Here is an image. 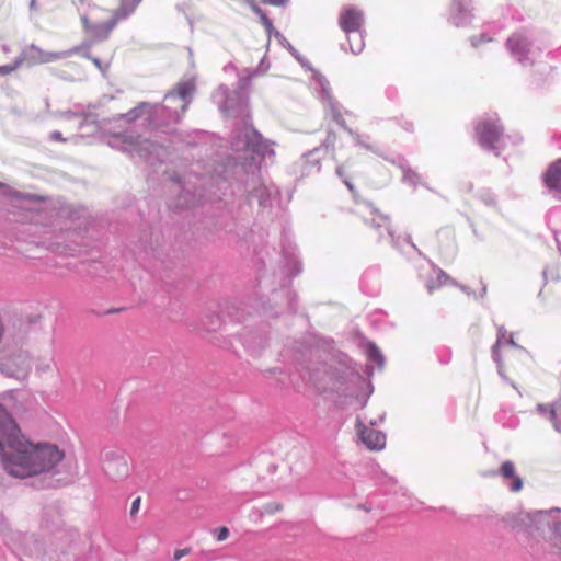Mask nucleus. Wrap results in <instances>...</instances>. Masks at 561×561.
I'll use <instances>...</instances> for the list:
<instances>
[{"label":"nucleus","mask_w":561,"mask_h":561,"mask_svg":"<svg viewBox=\"0 0 561 561\" xmlns=\"http://www.w3.org/2000/svg\"><path fill=\"white\" fill-rule=\"evenodd\" d=\"M542 181L548 190L561 193V158L549 164Z\"/></svg>","instance_id":"nucleus-10"},{"label":"nucleus","mask_w":561,"mask_h":561,"mask_svg":"<svg viewBox=\"0 0 561 561\" xmlns=\"http://www.w3.org/2000/svg\"><path fill=\"white\" fill-rule=\"evenodd\" d=\"M102 468L105 474L112 480H123L129 474L127 459L114 451H106L102 458Z\"/></svg>","instance_id":"nucleus-5"},{"label":"nucleus","mask_w":561,"mask_h":561,"mask_svg":"<svg viewBox=\"0 0 561 561\" xmlns=\"http://www.w3.org/2000/svg\"><path fill=\"white\" fill-rule=\"evenodd\" d=\"M523 351L513 341L497 340L493 347V355L499 364V368L503 370L505 366L513 367L522 355Z\"/></svg>","instance_id":"nucleus-6"},{"label":"nucleus","mask_w":561,"mask_h":561,"mask_svg":"<svg viewBox=\"0 0 561 561\" xmlns=\"http://www.w3.org/2000/svg\"><path fill=\"white\" fill-rule=\"evenodd\" d=\"M247 137V146L250 147L254 152L264 154L267 151V141L256 130H253Z\"/></svg>","instance_id":"nucleus-11"},{"label":"nucleus","mask_w":561,"mask_h":561,"mask_svg":"<svg viewBox=\"0 0 561 561\" xmlns=\"http://www.w3.org/2000/svg\"><path fill=\"white\" fill-rule=\"evenodd\" d=\"M140 499H136L131 504V514L136 513L139 508Z\"/></svg>","instance_id":"nucleus-23"},{"label":"nucleus","mask_w":561,"mask_h":561,"mask_svg":"<svg viewBox=\"0 0 561 561\" xmlns=\"http://www.w3.org/2000/svg\"><path fill=\"white\" fill-rule=\"evenodd\" d=\"M134 112H135V111L129 112V114H128V115H133V117H135L136 115H134Z\"/></svg>","instance_id":"nucleus-28"},{"label":"nucleus","mask_w":561,"mask_h":561,"mask_svg":"<svg viewBox=\"0 0 561 561\" xmlns=\"http://www.w3.org/2000/svg\"><path fill=\"white\" fill-rule=\"evenodd\" d=\"M337 22L340 28L346 35L350 50L354 55L360 54L365 48L364 12L354 5H345L339 13Z\"/></svg>","instance_id":"nucleus-3"},{"label":"nucleus","mask_w":561,"mask_h":561,"mask_svg":"<svg viewBox=\"0 0 561 561\" xmlns=\"http://www.w3.org/2000/svg\"><path fill=\"white\" fill-rule=\"evenodd\" d=\"M538 410L541 411L542 413H546V412L549 413V417H550V421L552 422L554 430L561 434V420H559L557 416L556 407L554 405H549V407L539 405Z\"/></svg>","instance_id":"nucleus-15"},{"label":"nucleus","mask_w":561,"mask_h":561,"mask_svg":"<svg viewBox=\"0 0 561 561\" xmlns=\"http://www.w3.org/2000/svg\"><path fill=\"white\" fill-rule=\"evenodd\" d=\"M261 20H262V23L263 25L266 27V28H271L273 25H272V22L270 21L268 18H266L265 15H261Z\"/></svg>","instance_id":"nucleus-22"},{"label":"nucleus","mask_w":561,"mask_h":561,"mask_svg":"<svg viewBox=\"0 0 561 561\" xmlns=\"http://www.w3.org/2000/svg\"><path fill=\"white\" fill-rule=\"evenodd\" d=\"M83 56L90 59L94 64V66L102 72H106L108 70L110 64H103L99 58L92 57L89 54H84Z\"/></svg>","instance_id":"nucleus-19"},{"label":"nucleus","mask_w":561,"mask_h":561,"mask_svg":"<svg viewBox=\"0 0 561 561\" xmlns=\"http://www.w3.org/2000/svg\"><path fill=\"white\" fill-rule=\"evenodd\" d=\"M195 85L194 83L186 81L181 82L176 85L173 92H171L168 98H180L182 101L187 102V99L194 93ZM187 106V103L183 105V108Z\"/></svg>","instance_id":"nucleus-12"},{"label":"nucleus","mask_w":561,"mask_h":561,"mask_svg":"<svg viewBox=\"0 0 561 561\" xmlns=\"http://www.w3.org/2000/svg\"><path fill=\"white\" fill-rule=\"evenodd\" d=\"M507 45L512 51L522 54L526 50L527 42L520 35H513L512 37L508 38Z\"/></svg>","instance_id":"nucleus-14"},{"label":"nucleus","mask_w":561,"mask_h":561,"mask_svg":"<svg viewBox=\"0 0 561 561\" xmlns=\"http://www.w3.org/2000/svg\"><path fill=\"white\" fill-rule=\"evenodd\" d=\"M13 392H7L0 401V462L4 471L14 478L25 479L54 470L65 458L55 444L33 443L21 431L8 412Z\"/></svg>","instance_id":"nucleus-1"},{"label":"nucleus","mask_w":561,"mask_h":561,"mask_svg":"<svg viewBox=\"0 0 561 561\" xmlns=\"http://www.w3.org/2000/svg\"><path fill=\"white\" fill-rule=\"evenodd\" d=\"M289 0H262L264 4L274 5V7H284L288 3Z\"/></svg>","instance_id":"nucleus-21"},{"label":"nucleus","mask_w":561,"mask_h":561,"mask_svg":"<svg viewBox=\"0 0 561 561\" xmlns=\"http://www.w3.org/2000/svg\"><path fill=\"white\" fill-rule=\"evenodd\" d=\"M216 536V540L221 542L228 539L230 531L226 526L214 529L213 531Z\"/></svg>","instance_id":"nucleus-18"},{"label":"nucleus","mask_w":561,"mask_h":561,"mask_svg":"<svg viewBox=\"0 0 561 561\" xmlns=\"http://www.w3.org/2000/svg\"><path fill=\"white\" fill-rule=\"evenodd\" d=\"M114 25H115V21L107 23L101 27H93L92 33L95 37L106 38L108 36V34L112 32Z\"/></svg>","instance_id":"nucleus-16"},{"label":"nucleus","mask_w":561,"mask_h":561,"mask_svg":"<svg viewBox=\"0 0 561 561\" xmlns=\"http://www.w3.org/2000/svg\"><path fill=\"white\" fill-rule=\"evenodd\" d=\"M499 472L512 492L516 493L523 489V479L516 473V467L513 461H504Z\"/></svg>","instance_id":"nucleus-9"},{"label":"nucleus","mask_w":561,"mask_h":561,"mask_svg":"<svg viewBox=\"0 0 561 561\" xmlns=\"http://www.w3.org/2000/svg\"><path fill=\"white\" fill-rule=\"evenodd\" d=\"M344 184L347 186V188L351 192H354V186H353V184L348 180L344 179Z\"/></svg>","instance_id":"nucleus-26"},{"label":"nucleus","mask_w":561,"mask_h":561,"mask_svg":"<svg viewBox=\"0 0 561 561\" xmlns=\"http://www.w3.org/2000/svg\"><path fill=\"white\" fill-rule=\"evenodd\" d=\"M58 57V54L45 51L35 45H31L23 50V53L19 56V59L23 60V64L33 66L50 62Z\"/></svg>","instance_id":"nucleus-7"},{"label":"nucleus","mask_w":561,"mask_h":561,"mask_svg":"<svg viewBox=\"0 0 561 561\" xmlns=\"http://www.w3.org/2000/svg\"><path fill=\"white\" fill-rule=\"evenodd\" d=\"M22 336L11 335L0 354V371L9 377L24 379L31 369L30 352L19 345Z\"/></svg>","instance_id":"nucleus-2"},{"label":"nucleus","mask_w":561,"mask_h":561,"mask_svg":"<svg viewBox=\"0 0 561 561\" xmlns=\"http://www.w3.org/2000/svg\"><path fill=\"white\" fill-rule=\"evenodd\" d=\"M141 0H121L119 7L115 10L114 19L122 20L130 15L139 5Z\"/></svg>","instance_id":"nucleus-13"},{"label":"nucleus","mask_w":561,"mask_h":561,"mask_svg":"<svg viewBox=\"0 0 561 561\" xmlns=\"http://www.w3.org/2000/svg\"><path fill=\"white\" fill-rule=\"evenodd\" d=\"M23 65V60H20L19 57L14 60L12 65H5L0 67V75H10L15 71L19 67Z\"/></svg>","instance_id":"nucleus-17"},{"label":"nucleus","mask_w":561,"mask_h":561,"mask_svg":"<svg viewBox=\"0 0 561 561\" xmlns=\"http://www.w3.org/2000/svg\"><path fill=\"white\" fill-rule=\"evenodd\" d=\"M358 434L362 442L370 450H380L386 445V436L379 430L360 424L358 426Z\"/></svg>","instance_id":"nucleus-8"},{"label":"nucleus","mask_w":561,"mask_h":561,"mask_svg":"<svg viewBox=\"0 0 561 561\" xmlns=\"http://www.w3.org/2000/svg\"><path fill=\"white\" fill-rule=\"evenodd\" d=\"M503 136V128L495 118H482L476 125L479 145L488 150H496Z\"/></svg>","instance_id":"nucleus-4"},{"label":"nucleus","mask_w":561,"mask_h":561,"mask_svg":"<svg viewBox=\"0 0 561 561\" xmlns=\"http://www.w3.org/2000/svg\"><path fill=\"white\" fill-rule=\"evenodd\" d=\"M336 174H337L340 178H344V176H345L344 168H343V167H337V168H336Z\"/></svg>","instance_id":"nucleus-25"},{"label":"nucleus","mask_w":561,"mask_h":561,"mask_svg":"<svg viewBox=\"0 0 561 561\" xmlns=\"http://www.w3.org/2000/svg\"><path fill=\"white\" fill-rule=\"evenodd\" d=\"M190 552H191V550L188 548L178 549V550L174 551L173 560L174 561H179L183 557L190 554Z\"/></svg>","instance_id":"nucleus-20"},{"label":"nucleus","mask_w":561,"mask_h":561,"mask_svg":"<svg viewBox=\"0 0 561 561\" xmlns=\"http://www.w3.org/2000/svg\"><path fill=\"white\" fill-rule=\"evenodd\" d=\"M51 139L58 140V141H64L65 140L59 131H54L51 134Z\"/></svg>","instance_id":"nucleus-24"},{"label":"nucleus","mask_w":561,"mask_h":561,"mask_svg":"<svg viewBox=\"0 0 561 561\" xmlns=\"http://www.w3.org/2000/svg\"><path fill=\"white\" fill-rule=\"evenodd\" d=\"M373 354H376V356H377L378 358H380V357H381V355L379 354L378 350H374V351H373Z\"/></svg>","instance_id":"nucleus-27"}]
</instances>
